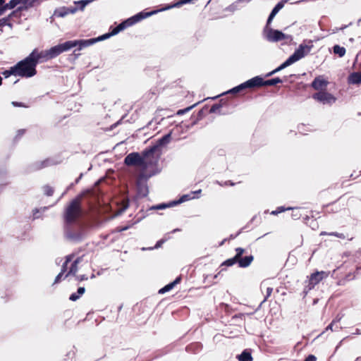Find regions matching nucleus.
<instances>
[{
  "mask_svg": "<svg viewBox=\"0 0 361 361\" xmlns=\"http://www.w3.org/2000/svg\"><path fill=\"white\" fill-rule=\"evenodd\" d=\"M46 52H47L49 61L57 57L58 56H59L61 54L59 47V44L52 46L49 49H46Z\"/></svg>",
  "mask_w": 361,
  "mask_h": 361,
  "instance_id": "obj_29",
  "label": "nucleus"
},
{
  "mask_svg": "<svg viewBox=\"0 0 361 361\" xmlns=\"http://www.w3.org/2000/svg\"><path fill=\"white\" fill-rule=\"evenodd\" d=\"M310 43L309 45L302 43L295 49L293 54L298 61L306 56L312 50L313 47L312 41L310 40Z\"/></svg>",
  "mask_w": 361,
  "mask_h": 361,
  "instance_id": "obj_13",
  "label": "nucleus"
},
{
  "mask_svg": "<svg viewBox=\"0 0 361 361\" xmlns=\"http://www.w3.org/2000/svg\"><path fill=\"white\" fill-rule=\"evenodd\" d=\"M193 197L191 196L190 193H186L183 194L180 196H179L178 200L180 204L185 202L187 201H189L190 200H192Z\"/></svg>",
  "mask_w": 361,
  "mask_h": 361,
  "instance_id": "obj_55",
  "label": "nucleus"
},
{
  "mask_svg": "<svg viewBox=\"0 0 361 361\" xmlns=\"http://www.w3.org/2000/svg\"><path fill=\"white\" fill-rule=\"evenodd\" d=\"M286 2L287 0H281L274 6L267 19L265 26L268 27L271 25L274 18L277 15V13L284 7V5Z\"/></svg>",
  "mask_w": 361,
  "mask_h": 361,
  "instance_id": "obj_16",
  "label": "nucleus"
},
{
  "mask_svg": "<svg viewBox=\"0 0 361 361\" xmlns=\"http://www.w3.org/2000/svg\"><path fill=\"white\" fill-rule=\"evenodd\" d=\"M298 61V60L295 58V56L292 54L290 56H289L288 57V59H286L283 62V63L284 64V66H286V68L291 66L292 64H293L294 63Z\"/></svg>",
  "mask_w": 361,
  "mask_h": 361,
  "instance_id": "obj_48",
  "label": "nucleus"
},
{
  "mask_svg": "<svg viewBox=\"0 0 361 361\" xmlns=\"http://www.w3.org/2000/svg\"><path fill=\"white\" fill-rule=\"evenodd\" d=\"M133 25H134L133 24L130 17L123 20L120 23L116 25L117 29L118 30L119 32L125 30L128 27H131Z\"/></svg>",
  "mask_w": 361,
  "mask_h": 361,
  "instance_id": "obj_31",
  "label": "nucleus"
},
{
  "mask_svg": "<svg viewBox=\"0 0 361 361\" xmlns=\"http://www.w3.org/2000/svg\"><path fill=\"white\" fill-rule=\"evenodd\" d=\"M14 67L17 77L30 78L37 73V68L27 56L18 61Z\"/></svg>",
  "mask_w": 361,
  "mask_h": 361,
  "instance_id": "obj_1",
  "label": "nucleus"
},
{
  "mask_svg": "<svg viewBox=\"0 0 361 361\" xmlns=\"http://www.w3.org/2000/svg\"><path fill=\"white\" fill-rule=\"evenodd\" d=\"M2 75L4 77V78H8L11 77V75H13L15 77H17L16 72L15 70L14 65L11 66L8 69H5L1 72Z\"/></svg>",
  "mask_w": 361,
  "mask_h": 361,
  "instance_id": "obj_42",
  "label": "nucleus"
},
{
  "mask_svg": "<svg viewBox=\"0 0 361 361\" xmlns=\"http://www.w3.org/2000/svg\"><path fill=\"white\" fill-rule=\"evenodd\" d=\"M312 97L323 104L329 105L335 103L337 99L334 94L326 91H319L315 92L312 94Z\"/></svg>",
  "mask_w": 361,
  "mask_h": 361,
  "instance_id": "obj_8",
  "label": "nucleus"
},
{
  "mask_svg": "<svg viewBox=\"0 0 361 361\" xmlns=\"http://www.w3.org/2000/svg\"><path fill=\"white\" fill-rule=\"evenodd\" d=\"M27 56L36 68L38 64L49 61L46 50L39 51L37 48H35Z\"/></svg>",
  "mask_w": 361,
  "mask_h": 361,
  "instance_id": "obj_9",
  "label": "nucleus"
},
{
  "mask_svg": "<svg viewBox=\"0 0 361 361\" xmlns=\"http://www.w3.org/2000/svg\"><path fill=\"white\" fill-rule=\"evenodd\" d=\"M21 5L18 6L16 8L19 12L23 11H27L29 8H32V4L30 1L28 0H21Z\"/></svg>",
  "mask_w": 361,
  "mask_h": 361,
  "instance_id": "obj_40",
  "label": "nucleus"
},
{
  "mask_svg": "<svg viewBox=\"0 0 361 361\" xmlns=\"http://www.w3.org/2000/svg\"><path fill=\"white\" fill-rule=\"evenodd\" d=\"M161 171V169H153L147 172L145 171H142V172L138 176L137 180L147 184L149 178L159 174Z\"/></svg>",
  "mask_w": 361,
  "mask_h": 361,
  "instance_id": "obj_17",
  "label": "nucleus"
},
{
  "mask_svg": "<svg viewBox=\"0 0 361 361\" xmlns=\"http://www.w3.org/2000/svg\"><path fill=\"white\" fill-rule=\"evenodd\" d=\"M166 209H167L166 202H161V203L151 206L148 209V210H164Z\"/></svg>",
  "mask_w": 361,
  "mask_h": 361,
  "instance_id": "obj_53",
  "label": "nucleus"
},
{
  "mask_svg": "<svg viewBox=\"0 0 361 361\" xmlns=\"http://www.w3.org/2000/svg\"><path fill=\"white\" fill-rule=\"evenodd\" d=\"M83 176H84V173H80L79 174L78 177H77V178L75 179L74 182H73V183H70V184L67 186V188H66V191H68V190H71L72 188H73V187H74L76 184H78V183H79V182L80 181V180L82 178Z\"/></svg>",
  "mask_w": 361,
  "mask_h": 361,
  "instance_id": "obj_54",
  "label": "nucleus"
},
{
  "mask_svg": "<svg viewBox=\"0 0 361 361\" xmlns=\"http://www.w3.org/2000/svg\"><path fill=\"white\" fill-rule=\"evenodd\" d=\"M284 68H286V66H284V64L282 63H281L278 67H276V68H274V70H272L271 71L267 73L264 77L265 78H268V77H270V76H272L273 75L279 73V71L283 70Z\"/></svg>",
  "mask_w": 361,
  "mask_h": 361,
  "instance_id": "obj_49",
  "label": "nucleus"
},
{
  "mask_svg": "<svg viewBox=\"0 0 361 361\" xmlns=\"http://www.w3.org/2000/svg\"><path fill=\"white\" fill-rule=\"evenodd\" d=\"M126 166H140L142 168V159L140 158V153L138 152H132L128 154L123 160Z\"/></svg>",
  "mask_w": 361,
  "mask_h": 361,
  "instance_id": "obj_10",
  "label": "nucleus"
},
{
  "mask_svg": "<svg viewBox=\"0 0 361 361\" xmlns=\"http://www.w3.org/2000/svg\"><path fill=\"white\" fill-rule=\"evenodd\" d=\"M20 3L21 0H10L8 3H4L3 6L5 8L6 11H7L13 9Z\"/></svg>",
  "mask_w": 361,
  "mask_h": 361,
  "instance_id": "obj_43",
  "label": "nucleus"
},
{
  "mask_svg": "<svg viewBox=\"0 0 361 361\" xmlns=\"http://www.w3.org/2000/svg\"><path fill=\"white\" fill-rule=\"evenodd\" d=\"M173 130H170L169 133L158 138L154 143H152L157 151L161 152V148L166 147L172 140Z\"/></svg>",
  "mask_w": 361,
  "mask_h": 361,
  "instance_id": "obj_12",
  "label": "nucleus"
},
{
  "mask_svg": "<svg viewBox=\"0 0 361 361\" xmlns=\"http://www.w3.org/2000/svg\"><path fill=\"white\" fill-rule=\"evenodd\" d=\"M203 118V107L200 108L198 111L197 116H192L190 118V126L191 127L194 126L197 122Z\"/></svg>",
  "mask_w": 361,
  "mask_h": 361,
  "instance_id": "obj_37",
  "label": "nucleus"
},
{
  "mask_svg": "<svg viewBox=\"0 0 361 361\" xmlns=\"http://www.w3.org/2000/svg\"><path fill=\"white\" fill-rule=\"evenodd\" d=\"M156 152H157L156 149L151 143V145H149L148 147H147L142 151H141V152H140V158H142V162H144L145 160H147L151 156L155 155Z\"/></svg>",
  "mask_w": 361,
  "mask_h": 361,
  "instance_id": "obj_26",
  "label": "nucleus"
},
{
  "mask_svg": "<svg viewBox=\"0 0 361 361\" xmlns=\"http://www.w3.org/2000/svg\"><path fill=\"white\" fill-rule=\"evenodd\" d=\"M127 114H124L118 121H117L116 123L111 125L107 129V131H110L116 128L117 126H118L120 124L122 123L123 120L126 117Z\"/></svg>",
  "mask_w": 361,
  "mask_h": 361,
  "instance_id": "obj_58",
  "label": "nucleus"
},
{
  "mask_svg": "<svg viewBox=\"0 0 361 361\" xmlns=\"http://www.w3.org/2000/svg\"><path fill=\"white\" fill-rule=\"evenodd\" d=\"M223 103L221 102V99L217 102L214 104L211 108L209 109V114H217L219 115H227L228 111H224L222 109Z\"/></svg>",
  "mask_w": 361,
  "mask_h": 361,
  "instance_id": "obj_25",
  "label": "nucleus"
},
{
  "mask_svg": "<svg viewBox=\"0 0 361 361\" xmlns=\"http://www.w3.org/2000/svg\"><path fill=\"white\" fill-rule=\"evenodd\" d=\"M157 12L158 11L157 10L147 11V9H145L130 16V18L132 20L133 24L135 25L142 20L157 13Z\"/></svg>",
  "mask_w": 361,
  "mask_h": 361,
  "instance_id": "obj_14",
  "label": "nucleus"
},
{
  "mask_svg": "<svg viewBox=\"0 0 361 361\" xmlns=\"http://www.w3.org/2000/svg\"><path fill=\"white\" fill-rule=\"evenodd\" d=\"M258 87L259 86L257 85V75H256V76L239 84L238 85L233 87V88L228 90V91L223 92L222 94H221L218 96H215L213 97H207V98L204 97V101H206L209 99H215L218 97L223 95V94H226L228 93L236 94V93H238V92H240L244 90H246V89H251V88H255V87Z\"/></svg>",
  "mask_w": 361,
  "mask_h": 361,
  "instance_id": "obj_6",
  "label": "nucleus"
},
{
  "mask_svg": "<svg viewBox=\"0 0 361 361\" xmlns=\"http://www.w3.org/2000/svg\"><path fill=\"white\" fill-rule=\"evenodd\" d=\"M328 85L329 81L325 79L323 75H318L314 78L310 86L315 90L322 91L323 90H326ZM297 86L298 89L302 88L305 90L309 85L300 82L297 84Z\"/></svg>",
  "mask_w": 361,
  "mask_h": 361,
  "instance_id": "obj_7",
  "label": "nucleus"
},
{
  "mask_svg": "<svg viewBox=\"0 0 361 361\" xmlns=\"http://www.w3.org/2000/svg\"><path fill=\"white\" fill-rule=\"evenodd\" d=\"M109 33L111 34V37L118 35L119 32L116 25H111L109 29Z\"/></svg>",
  "mask_w": 361,
  "mask_h": 361,
  "instance_id": "obj_63",
  "label": "nucleus"
},
{
  "mask_svg": "<svg viewBox=\"0 0 361 361\" xmlns=\"http://www.w3.org/2000/svg\"><path fill=\"white\" fill-rule=\"evenodd\" d=\"M238 260L234 256L224 261L219 267V271L218 274H215L213 278H217L218 275H219L223 271L226 270V267H232L234 264H238Z\"/></svg>",
  "mask_w": 361,
  "mask_h": 361,
  "instance_id": "obj_23",
  "label": "nucleus"
},
{
  "mask_svg": "<svg viewBox=\"0 0 361 361\" xmlns=\"http://www.w3.org/2000/svg\"><path fill=\"white\" fill-rule=\"evenodd\" d=\"M59 47L61 51V53H63L66 51H68L72 49L75 48L73 45V42L72 40H67L62 43H59Z\"/></svg>",
  "mask_w": 361,
  "mask_h": 361,
  "instance_id": "obj_33",
  "label": "nucleus"
},
{
  "mask_svg": "<svg viewBox=\"0 0 361 361\" xmlns=\"http://www.w3.org/2000/svg\"><path fill=\"white\" fill-rule=\"evenodd\" d=\"M182 279H183V276L180 274V275H178V276L176 277V279L169 282V283H167L166 286L167 287V288L169 289V291H171V290H173L178 284L180 283L181 281H182Z\"/></svg>",
  "mask_w": 361,
  "mask_h": 361,
  "instance_id": "obj_41",
  "label": "nucleus"
},
{
  "mask_svg": "<svg viewBox=\"0 0 361 361\" xmlns=\"http://www.w3.org/2000/svg\"><path fill=\"white\" fill-rule=\"evenodd\" d=\"M257 85L259 87L262 86H276L279 83H283V80L279 77H274L271 79L264 80L262 75H257Z\"/></svg>",
  "mask_w": 361,
  "mask_h": 361,
  "instance_id": "obj_15",
  "label": "nucleus"
},
{
  "mask_svg": "<svg viewBox=\"0 0 361 361\" xmlns=\"http://www.w3.org/2000/svg\"><path fill=\"white\" fill-rule=\"evenodd\" d=\"M74 47L77 49V50H82L87 47L92 46L94 44L92 37L88 39H73Z\"/></svg>",
  "mask_w": 361,
  "mask_h": 361,
  "instance_id": "obj_21",
  "label": "nucleus"
},
{
  "mask_svg": "<svg viewBox=\"0 0 361 361\" xmlns=\"http://www.w3.org/2000/svg\"><path fill=\"white\" fill-rule=\"evenodd\" d=\"M221 102L223 103L222 109H224V111H228V114L233 113L238 105L237 100L233 99H221Z\"/></svg>",
  "mask_w": 361,
  "mask_h": 361,
  "instance_id": "obj_22",
  "label": "nucleus"
},
{
  "mask_svg": "<svg viewBox=\"0 0 361 361\" xmlns=\"http://www.w3.org/2000/svg\"><path fill=\"white\" fill-rule=\"evenodd\" d=\"M128 201H130V200H128ZM129 207H130V203H129V202H128V203L123 208H121L116 213H115L113 216H111L109 218V219L112 220V219H114L121 216L129 208Z\"/></svg>",
  "mask_w": 361,
  "mask_h": 361,
  "instance_id": "obj_46",
  "label": "nucleus"
},
{
  "mask_svg": "<svg viewBox=\"0 0 361 361\" xmlns=\"http://www.w3.org/2000/svg\"><path fill=\"white\" fill-rule=\"evenodd\" d=\"M145 217V215L142 216V217L137 219L136 221H133V222H129L128 224H126V226H118L116 227L114 230H113L111 231L112 233H121L123 231H126L128 229H130L131 227H133L134 225L138 224L139 222H140Z\"/></svg>",
  "mask_w": 361,
  "mask_h": 361,
  "instance_id": "obj_27",
  "label": "nucleus"
},
{
  "mask_svg": "<svg viewBox=\"0 0 361 361\" xmlns=\"http://www.w3.org/2000/svg\"><path fill=\"white\" fill-rule=\"evenodd\" d=\"M295 208H292L290 207H285L284 206H280V207H278L276 208V209L275 210H273L271 212V215H277L280 213H282L285 211H287V210H290V209H294Z\"/></svg>",
  "mask_w": 361,
  "mask_h": 361,
  "instance_id": "obj_52",
  "label": "nucleus"
},
{
  "mask_svg": "<svg viewBox=\"0 0 361 361\" xmlns=\"http://www.w3.org/2000/svg\"><path fill=\"white\" fill-rule=\"evenodd\" d=\"M46 167L56 165L58 162L55 161L53 158H46L44 159Z\"/></svg>",
  "mask_w": 361,
  "mask_h": 361,
  "instance_id": "obj_62",
  "label": "nucleus"
},
{
  "mask_svg": "<svg viewBox=\"0 0 361 361\" xmlns=\"http://www.w3.org/2000/svg\"><path fill=\"white\" fill-rule=\"evenodd\" d=\"M25 129H19L17 130L16 134L13 140V145H16L20 140L22 136L25 133Z\"/></svg>",
  "mask_w": 361,
  "mask_h": 361,
  "instance_id": "obj_50",
  "label": "nucleus"
},
{
  "mask_svg": "<svg viewBox=\"0 0 361 361\" xmlns=\"http://www.w3.org/2000/svg\"><path fill=\"white\" fill-rule=\"evenodd\" d=\"M133 25H134L133 24L130 17L123 20L120 23L116 25L117 29L118 30L119 32L125 30L128 27H131Z\"/></svg>",
  "mask_w": 361,
  "mask_h": 361,
  "instance_id": "obj_30",
  "label": "nucleus"
},
{
  "mask_svg": "<svg viewBox=\"0 0 361 361\" xmlns=\"http://www.w3.org/2000/svg\"><path fill=\"white\" fill-rule=\"evenodd\" d=\"M111 37V34L109 33V32H106L102 35H99L96 37H92L94 44H96L97 42H102L106 39H109Z\"/></svg>",
  "mask_w": 361,
  "mask_h": 361,
  "instance_id": "obj_45",
  "label": "nucleus"
},
{
  "mask_svg": "<svg viewBox=\"0 0 361 361\" xmlns=\"http://www.w3.org/2000/svg\"><path fill=\"white\" fill-rule=\"evenodd\" d=\"M238 4H239V2H238V0H237L235 2H233V4H231V5H229L228 6H227L225 8V11H229V12H234L239 9Z\"/></svg>",
  "mask_w": 361,
  "mask_h": 361,
  "instance_id": "obj_57",
  "label": "nucleus"
},
{
  "mask_svg": "<svg viewBox=\"0 0 361 361\" xmlns=\"http://www.w3.org/2000/svg\"><path fill=\"white\" fill-rule=\"evenodd\" d=\"M149 192V190L148 185L139 180H137V193L135 198H145L148 195Z\"/></svg>",
  "mask_w": 361,
  "mask_h": 361,
  "instance_id": "obj_18",
  "label": "nucleus"
},
{
  "mask_svg": "<svg viewBox=\"0 0 361 361\" xmlns=\"http://www.w3.org/2000/svg\"><path fill=\"white\" fill-rule=\"evenodd\" d=\"M166 208H171L180 204L178 198L166 202Z\"/></svg>",
  "mask_w": 361,
  "mask_h": 361,
  "instance_id": "obj_59",
  "label": "nucleus"
},
{
  "mask_svg": "<svg viewBox=\"0 0 361 361\" xmlns=\"http://www.w3.org/2000/svg\"><path fill=\"white\" fill-rule=\"evenodd\" d=\"M133 25H134L133 24L130 17L123 20L120 23L116 25L117 29L118 30L119 32L125 30L128 27H131Z\"/></svg>",
  "mask_w": 361,
  "mask_h": 361,
  "instance_id": "obj_32",
  "label": "nucleus"
},
{
  "mask_svg": "<svg viewBox=\"0 0 361 361\" xmlns=\"http://www.w3.org/2000/svg\"><path fill=\"white\" fill-rule=\"evenodd\" d=\"M235 255L234 256L238 260L243 257V255L245 253V250L243 247H238L235 249Z\"/></svg>",
  "mask_w": 361,
  "mask_h": 361,
  "instance_id": "obj_60",
  "label": "nucleus"
},
{
  "mask_svg": "<svg viewBox=\"0 0 361 361\" xmlns=\"http://www.w3.org/2000/svg\"><path fill=\"white\" fill-rule=\"evenodd\" d=\"M73 4L77 12H83L85 11V7L83 5L82 1L75 0L73 1Z\"/></svg>",
  "mask_w": 361,
  "mask_h": 361,
  "instance_id": "obj_47",
  "label": "nucleus"
},
{
  "mask_svg": "<svg viewBox=\"0 0 361 361\" xmlns=\"http://www.w3.org/2000/svg\"><path fill=\"white\" fill-rule=\"evenodd\" d=\"M44 194L47 197H51L53 195L54 190L52 187L49 185H45L44 187Z\"/></svg>",
  "mask_w": 361,
  "mask_h": 361,
  "instance_id": "obj_56",
  "label": "nucleus"
},
{
  "mask_svg": "<svg viewBox=\"0 0 361 361\" xmlns=\"http://www.w3.org/2000/svg\"><path fill=\"white\" fill-rule=\"evenodd\" d=\"M48 209L47 207H43L40 208H35L32 210V220L37 219L40 217L39 214H42V212H45Z\"/></svg>",
  "mask_w": 361,
  "mask_h": 361,
  "instance_id": "obj_44",
  "label": "nucleus"
},
{
  "mask_svg": "<svg viewBox=\"0 0 361 361\" xmlns=\"http://www.w3.org/2000/svg\"><path fill=\"white\" fill-rule=\"evenodd\" d=\"M67 16L65 6L56 8L54 11V16H56V18H65Z\"/></svg>",
  "mask_w": 361,
  "mask_h": 361,
  "instance_id": "obj_38",
  "label": "nucleus"
},
{
  "mask_svg": "<svg viewBox=\"0 0 361 361\" xmlns=\"http://www.w3.org/2000/svg\"><path fill=\"white\" fill-rule=\"evenodd\" d=\"M329 271H318L316 270L308 276V279L305 281L307 283L302 293H307L309 290L314 288L320 281L327 278L329 275Z\"/></svg>",
  "mask_w": 361,
  "mask_h": 361,
  "instance_id": "obj_5",
  "label": "nucleus"
},
{
  "mask_svg": "<svg viewBox=\"0 0 361 361\" xmlns=\"http://www.w3.org/2000/svg\"><path fill=\"white\" fill-rule=\"evenodd\" d=\"M78 215L63 214V228L65 236L70 240L80 242L82 240L83 235L80 232L75 233L71 230V226Z\"/></svg>",
  "mask_w": 361,
  "mask_h": 361,
  "instance_id": "obj_2",
  "label": "nucleus"
},
{
  "mask_svg": "<svg viewBox=\"0 0 361 361\" xmlns=\"http://www.w3.org/2000/svg\"><path fill=\"white\" fill-rule=\"evenodd\" d=\"M161 152H159L157 154L152 155L144 162H142V171H146L148 169H161L159 166V161L160 159Z\"/></svg>",
  "mask_w": 361,
  "mask_h": 361,
  "instance_id": "obj_11",
  "label": "nucleus"
},
{
  "mask_svg": "<svg viewBox=\"0 0 361 361\" xmlns=\"http://www.w3.org/2000/svg\"><path fill=\"white\" fill-rule=\"evenodd\" d=\"M259 288L262 293H264V291H265L266 293H272L273 291V288L270 286V281L269 280L262 281Z\"/></svg>",
  "mask_w": 361,
  "mask_h": 361,
  "instance_id": "obj_35",
  "label": "nucleus"
},
{
  "mask_svg": "<svg viewBox=\"0 0 361 361\" xmlns=\"http://www.w3.org/2000/svg\"><path fill=\"white\" fill-rule=\"evenodd\" d=\"M254 260V256L252 255H246L240 258L238 261V265L240 268H247Z\"/></svg>",
  "mask_w": 361,
  "mask_h": 361,
  "instance_id": "obj_28",
  "label": "nucleus"
},
{
  "mask_svg": "<svg viewBox=\"0 0 361 361\" xmlns=\"http://www.w3.org/2000/svg\"><path fill=\"white\" fill-rule=\"evenodd\" d=\"M348 85H359L361 84V72L353 71L350 73L347 78Z\"/></svg>",
  "mask_w": 361,
  "mask_h": 361,
  "instance_id": "obj_24",
  "label": "nucleus"
},
{
  "mask_svg": "<svg viewBox=\"0 0 361 361\" xmlns=\"http://www.w3.org/2000/svg\"><path fill=\"white\" fill-rule=\"evenodd\" d=\"M333 52L335 55H337L338 57H343L345 56L346 53V49L344 47H341L339 44H335L332 47Z\"/></svg>",
  "mask_w": 361,
  "mask_h": 361,
  "instance_id": "obj_36",
  "label": "nucleus"
},
{
  "mask_svg": "<svg viewBox=\"0 0 361 361\" xmlns=\"http://www.w3.org/2000/svg\"><path fill=\"white\" fill-rule=\"evenodd\" d=\"M8 170L6 164H0V192L3 191L5 186L9 184L7 180Z\"/></svg>",
  "mask_w": 361,
  "mask_h": 361,
  "instance_id": "obj_19",
  "label": "nucleus"
},
{
  "mask_svg": "<svg viewBox=\"0 0 361 361\" xmlns=\"http://www.w3.org/2000/svg\"><path fill=\"white\" fill-rule=\"evenodd\" d=\"M202 102H203V99L196 102L195 104H194L192 105L188 106H187L185 108L180 109H178L176 111V114L178 115V116L184 115L185 114H186V113L189 112L190 111H191L195 106H196L197 105H198L199 104H201Z\"/></svg>",
  "mask_w": 361,
  "mask_h": 361,
  "instance_id": "obj_39",
  "label": "nucleus"
},
{
  "mask_svg": "<svg viewBox=\"0 0 361 361\" xmlns=\"http://www.w3.org/2000/svg\"><path fill=\"white\" fill-rule=\"evenodd\" d=\"M11 105L14 107H20V108H28L29 105L22 102H18V101H13L11 102Z\"/></svg>",
  "mask_w": 361,
  "mask_h": 361,
  "instance_id": "obj_61",
  "label": "nucleus"
},
{
  "mask_svg": "<svg viewBox=\"0 0 361 361\" xmlns=\"http://www.w3.org/2000/svg\"><path fill=\"white\" fill-rule=\"evenodd\" d=\"M44 168H46V166H45L44 160L37 161H35V162L31 163V164H28L27 166H26V167L24 169V173L26 174L31 173L39 171Z\"/></svg>",
  "mask_w": 361,
  "mask_h": 361,
  "instance_id": "obj_20",
  "label": "nucleus"
},
{
  "mask_svg": "<svg viewBox=\"0 0 361 361\" xmlns=\"http://www.w3.org/2000/svg\"><path fill=\"white\" fill-rule=\"evenodd\" d=\"M78 266L75 265V264L71 263L69 270L66 274L65 277H68V276H71V275L75 276L76 272L78 271Z\"/></svg>",
  "mask_w": 361,
  "mask_h": 361,
  "instance_id": "obj_51",
  "label": "nucleus"
},
{
  "mask_svg": "<svg viewBox=\"0 0 361 361\" xmlns=\"http://www.w3.org/2000/svg\"><path fill=\"white\" fill-rule=\"evenodd\" d=\"M294 208H295L294 209H292L293 210V212L291 214L292 218L295 220L299 219L301 217V214L299 212V207H294Z\"/></svg>",
  "mask_w": 361,
  "mask_h": 361,
  "instance_id": "obj_64",
  "label": "nucleus"
},
{
  "mask_svg": "<svg viewBox=\"0 0 361 361\" xmlns=\"http://www.w3.org/2000/svg\"><path fill=\"white\" fill-rule=\"evenodd\" d=\"M238 361H252L253 358L250 349L244 350L241 354L237 356Z\"/></svg>",
  "mask_w": 361,
  "mask_h": 361,
  "instance_id": "obj_34",
  "label": "nucleus"
},
{
  "mask_svg": "<svg viewBox=\"0 0 361 361\" xmlns=\"http://www.w3.org/2000/svg\"><path fill=\"white\" fill-rule=\"evenodd\" d=\"M264 39L270 42H278L283 39L288 40V42H291L293 37L290 35L283 33L281 30L274 29L269 26H264L262 32Z\"/></svg>",
  "mask_w": 361,
  "mask_h": 361,
  "instance_id": "obj_3",
  "label": "nucleus"
},
{
  "mask_svg": "<svg viewBox=\"0 0 361 361\" xmlns=\"http://www.w3.org/2000/svg\"><path fill=\"white\" fill-rule=\"evenodd\" d=\"M89 188H85L79 192L66 205L63 214H66V216H68V214L79 215L81 212L80 200L86 193L89 192Z\"/></svg>",
  "mask_w": 361,
  "mask_h": 361,
  "instance_id": "obj_4",
  "label": "nucleus"
}]
</instances>
